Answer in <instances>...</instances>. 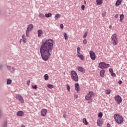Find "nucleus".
I'll return each instance as SVG.
<instances>
[{"label": "nucleus", "mask_w": 127, "mask_h": 127, "mask_svg": "<svg viewBox=\"0 0 127 127\" xmlns=\"http://www.w3.org/2000/svg\"><path fill=\"white\" fill-rule=\"evenodd\" d=\"M109 28H110V29H112V25H110V26H109Z\"/></svg>", "instance_id": "obj_53"}, {"label": "nucleus", "mask_w": 127, "mask_h": 127, "mask_svg": "<svg viewBox=\"0 0 127 127\" xmlns=\"http://www.w3.org/2000/svg\"><path fill=\"white\" fill-rule=\"evenodd\" d=\"M47 113V110L45 109H42L41 110V115L42 117H45L46 116Z\"/></svg>", "instance_id": "obj_11"}, {"label": "nucleus", "mask_w": 127, "mask_h": 127, "mask_svg": "<svg viewBox=\"0 0 127 127\" xmlns=\"http://www.w3.org/2000/svg\"><path fill=\"white\" fill-rule=\"evenodd\" d=\"M52 16V14H51V13H49L48 14H45V16L47 18L51 17Z\"/></svg>", "instance_id": "obj_26"}, {"label": "nucleus", "mask_w": 127, "mask_h": 127, "mask_svg": "<svg viewBox=\"0 0 127 127\" xmlns=\"http://www.w3.org/2000/svg\"><path fill=\"white\" fill-rule=\"evenodd\" d=\"M115 18H118V17H119V15L118 14H116L114 16Z\"/></svg>", "instance_id": "obj_51"}, {"label": "nucleus", "mask_w": 127, "mask_h": 127, "mask_svg": "<svg viewBox=\"0 0 127 127\" xmlns=\"http://www.w3.org/2000/svg\"><path fill=\"white\" fill-rule=\"evenodd\" d=\"M96 3L97 5H101L103 4V0H96Z\"/></svg>", "instance_id": "obj_19"}, {"label": "nucleus", "mask_w": 127, "mask_h": 127, "mask_svg": "<svg viewBox=\"0 0 127 127\" xmlns=\"http://www.w3.org/2000/svg\"><path fill=\"white\" fill-rule=\"evenodd\" d=\"M12 83V80L11 79H7V85H10Z\"/></svg>", "instance_id": "obj_23"}, {"label": "nucleus", "mask_w": 127, "mask_h": 127, "mask_svg": "<svg viewBox=\"0 0 127 127\" xmlns=\"http://www.w3.org/2000/svg\"><path fill=\"white\" fill-rule=\"evenodd\" d=\"M30 84V80H28V81H27V85L28 86H29Z\"/></svg>", "instance_id": "obj_50"}, {"label": "nucleus", "mask_w": 127, "mask_h": 127, "mask_svg": "<svg viewBox=\"0 0 127 127\" xmlns=\"http://www.w3.org/2000/svg\"><path fill=\"white\" fill-rule=\"evenodd\" d=\"M61 16V15H60V14H56L55 15V19L56 20H57V19H58L59 18H60Z\"/></svg>", "instance_id": "obj_21"}, {"label": "nucleus", "mask_w": 127, "mask_h": 127, "mask_svg": "<svg viewBox=\"0 0 127 127\" xmlns=\"http://www.w3.org/2000/svg\"><path fill=\"white\" fill-rule=\"evenodd\" d=\"M66 87H67V91L68 92H70V86L69 85H67Z\"/></svg>", "instance_id": "obj_43"}, {"label": "nucleus", "mask_w": 127, "mask_h": 127, "mask_svg": "<svg viewBox=\"0 0 127 127\" xmlns=\"http://www.w3.org/2000/svg\"><path fill=\"white\" fill-rule=\"evenodd\" d=\"M89 54H90V58L92 60H96V54H95V52L94 51H90Z\"/></svg>", "instance_id": "obj_9"}, {"label": "nucleus", "mask_w": 127, "mask_h": 127, "mask_svg": "<svg viewBox=\"0 0 127 127\" xmlns=\"http://www.w3.org/2000/svg\"><path fill=\"white\" fill-rule=\"evenodd\" d=\"M74 86L75 88V90L77 91V93H79V92H80V90H79V89H80V85L79 84V83H76Z\"/></svg>", "instance_id": "obj_12"}, {"label": "nucleus", "mask_w": 127, "mask_h": 127, "mask_svg": "<svg viewBox=\"0 0 127 127\" xmlns=\"http://www.w3.org/2000/svg\"><path fill=\"white\" fill-rule=\"evenodd\" d=\"M52 49H53V40L49 39L42 41L40 48V52L44 61H47L49 59Z\"/></svg>", "instance_id": "obj_1"}, {"label": "nucleus", "mask_w": 127, "mask_h": 127, "mask_svg": "<svg viewBox=\"0 0 127 127\" xmlns=\"http://www.w3.org/2000/svg\"><path fill=\"white\" fill-rule=\"evenodd\" d=\"M109 72H110V73H111V74L112 73H113V69H112V68H109Z\"/></svg>", "instance_id": "obj_47"}, {"label": "nucleus", "mask_w": 127, "mask_h": 127, "mask_svg": "<svg viewBox=\"0 0 127 127\" xmlns=\"http://www.w3.org/2000/svg\"><path fill=\"white\" fill-rule=\"evenodd\" d=\"M111 75L112 77H116V73H115L114 72H112L111 73Z\"/></svg>", "instance_id": "obj_42"}, {"label": "nucleus", "mask_w": 127, "mask_h": 127, "mask_svg": "<svg viewBox=\"0 0 127 127\" xmlns=\"http://www.w3.org/2000/svg\"><path fill=\"white\" fill-rule=\"evenodd\" d=\"M109 67H110V64H106V63L103 62L99 63L98 65V68H100L103 70H104V69H107V68H109Z\"/></svg>", "instance_id": "obj_4"}, {"label": "nucleus", "mask_w": 127, "mask_h": 127, "mask_svg": "<svg viewBox=\"0 0 127 127\" xmlns=\"http://www.w3.org/2000/svg\"><path fill=\"white\" fill-rule=\"evenodd\" d=\"M84 4H86V1H84Z\"/></svg>", "instance_id": "obj_54"}, {"label": "nucleus", "mask_w": 127, "mask_h": 127, "mask_svg": "<svg viewBox=\"0 0 127 127\" xmlns=\"http://www.w3.org/2000/svg\"><path fill=\"white\" fill-rule=\"evenodd\" d=\"M112 42L113 45H117L118 44V38H117V34H113L111 36Z\"/></svg>", "instance_id": "obj_5"}, {"label": "nucleus", "mask_w": 127, "mask_h": 127, "mask_svg": "<svg viewBox=\"0 0 127 127\" xmlns=\"http://www.w3.org/2000/svg\"><path fill=\"white\" fill-rule=\"evenodd\" d=\"M114 119L117 124H122L124 122V118L119 114H116L114 116Z\"/></svg>", "instance_id": "obj_2"}, {"label": "nucleus", "mask_w": 127, "mask_h": 127, "mask_svg": "<svg viewBox=\"0 0 127 127\" xmlns=\"http://www.w3.org/2000/svg\"><path fill=\"white\" fill-rule=\"evenodd\" d=\"M74 99H78V95L74 94Z\"/></svg>", "instance_id": "obj_48"}, {"label": "nucleus", "mask_w": 127, "mask_h": 127, "mask_svg": "<svg viewBox=\"0 0 127 127\" xmlns=\"http://www.w3.org/2000/svg\"><path fill=\"white\" fill-rule=\"evenodd\" d=\"M122 1H123V0H117L115 3L116 6H119L122 3Z\"/></svg>", "instance_id": "obj_18"}, {"label": "nucleus", "mask_w": 127, "mask_h": 127, "mask_svg": "<svg viewBox=\"0 0 127 127\" xmlns=\"http://www.w3.org/2000/svg\"><path fill=\"white\" fill-rule=\"evenodd\" d=\"M97 124L98 127H101L102 125H103V121L100 119L97 120Z\"/></svg>", "instance_id": "obj_17"}, {"label": "nucleus", "mask_w": 127, "mask_h": 127, "mask_svg": "<svg viewBox=\"0 0 127 127\" xmlns=\"http://www.w3.org/2000/svg\"><path fill=\"white\" fill-rule=\"evenodd\" d=\"M77 56H78V57L80 58V59L81 60H84V55H83L82 54H78V55H77Z\"/></svg>", "instance_id": "obj_22"}, {"label": "nucleus", "mask_w": 127, "mask_h": 127, "mask_svg": "<svg viewBox=\"0 0 127 127\" xmlns=\"http://www.w3.org/2000/svg\"><path fill=\"white\" fill-rule=\"evenodd\" d=\"M23 115H24V112H23L22 111H19L17 113V116H18L19 117H22Z\"/></svg>", "instance_id": "obj_15"}, {"label": "nucleus", "mask_w": 127, "mask_h": 127, "mask_svg": "<svg viewBox=\"0 0 127 127\" xmlns=\"http://www.w3.org/2000/svg\"><path fill=\"white\" fill-rule=\"evenodd\" d=\"M64 36L65 40H68V35L66 33H64Z\"/></svg>", "instance_id": "obj_29"}, {"label": "nucleus", "mask_w": 127, "mask_h": 127, "mask_svg": "<svg viewBox=\"0 0 127 127\" xmlns=\"http://www.w3.org/2000/svg\"><path fill=\"white\" fill-rule=\"evenodd\" d=\"M77 70H78L80 72H81V73H85V69L84 68L79 66L77 67Z\"/></svg>", "instance_id": "obj_16"}, {"label": "nucleus", "mask_w": 127, "mask_h": 127, "mask_svg": "<svg viewBox=\"0 0 127 127\" xmlns=\"http://www.w3.org/2000/svg\"><path fill=\"white\" fill-rule=\"evenodd\" d=\"M107 127H111V124H110V123H108V124H107Z\"/></svg>", "instance_id": "obj_52"}, {"label": "nucleus", "mask_w": 127, "mask_h": 127, "mask_svg": "<svg viewBox=\"0 0 127 127\" xmlns=\"http://www.w3.org/2000/svg\"><path fill=\"white\" fill-rule=\"evenodd\" d=\"M70 75L71 79L74 80L75 82H78L79 81V76H78V74L75 70H72L70 72Z\"/></svg>", "instance_id": "obj_3"}, {"label": "nucleus", "mask_w": 127, "mask_h": 127, "mask_svg": "<svg viewBox=\"0 0 127 127\" xmlns=\"http://www.w3.org/2000/svg\"><path fill=\"white\" fill-rule=\"evenodd\" d=\"M3 127H7V121H5V122L3 125Z\"/></svg>", "instance_id": "obj_33"}, {"label": "nucleus", "mask_w": 127, "mask_h": 127, "mask_svg": "<svg viewBox=\"0 0 127 127\" xmlns=\"http://www.w3.org/2000/svg\"><path fill=\"white\" fill-rule=\"evenodd\" d=\"M87 35H88V32H86L83 35V38H86V37H87Z\"/></svg>", "instance_id": "obj_37"}, {"label": "nucleus", "mask_w": 127, "mask_h": 127, "mask_svg": "<svg viewBox=\"0 0 127 127\" xmlns=\"http://www.w3.org/2000/svg\"><path fill=\"white\" fill-rule=\"evenodd\" d=\"M80 51H81V49L80 48V47H78L77 49V52L78 54H80Z\"/></svg>", "instance_id": "obj_35"}, {"label": "nucleus", "mask_w": 127, "mask_h": 127, "mask_svg": "<svg viewBox=\"0 0 127 127\" xmlns=\"http://www.w3.org/2000/svg\"><path fill=\"white\" fill-rule=\"evenodd\" d=\"M120 21L123 22V19H124V14H122L120 15Z\"/></svg>", "instance_id": "obj_25"}, {"label": "nucleus", "mask_w": 127, "mask_h": 127, "mask_svg": "<svg viewBox=\"0 0 127 127\" xmlns=\"http://www.w3.org/2000/svg\"><path fill=\"white\" fill-rule=\"evenodd\" d=\"M83 43H84V44H87V39H84L83 41Z\"/></svg>", "instance_id": "obj_45"}, {"label": "nucleus", "mask_w": 127, "mask_h": 127, "mask_svg": "<svg viewBox=\"0 0 127 127\" xmlns=\"http://www.w3.org/2000/svg\"><path fill=\"white\" fill-rule=\"evenodd\" d=\"M22 39L24 43H26V38H25V36H24V35H22Z\"/></svg>", "instance_id": "obj_27"}, {"label": "nucleus", "mask_w": 127, "mask_h": 127, "mask_svg": "<svg viewBox=\"0 0 127 127\" xmlns=\"http://www.w3.org/2000/svg\"><path fill=\"white\" fill-rule=\"evenodd\" d=\"M39 17H40V18H43L44 17V15L43 14H39Z\"/></svg>", "instance_id": "obj_34"}, {"label": "nucleus", "mask_w": 127, "mask_h": 127, "mask_svg": "<svg viewBox=\"0 0 127 127\" xmlns=\"http://www.w3.org/2000/svg\"><path fill=\"white\" fill-rule=\"evenodd\" d=\"M103 117V113L102 112H100L98 114V118H102Z\"/></svg>", "instance_id": "obj_36"}, {"label": "nucleus", "mask_w": 127, "mask_h": 127, "mask_svg": "<svg viewBox=\"0 0 127 127\" xmlns=\"http://www.w3.org/2000/svg\"><path fill=\"white\" fill-rule=\"evenodd\" d=\"M3 68V65L0 64V71H2Z\"/></svg>", "instance_id": "obj_40"}, {"label": "nucleus", "mask_w": 127, "mask_h": 127, "mask_svg": "<svg viewBox=\"0 0 127 127\" xmlns=\"http://www.w3.org/2000/svg\"><path fill=\"white\" fill-rule=\"evenodd\" d=\"M43 32L41 30H38V37H40L41 35L43 34Z\"/></svg>", "instance_id": "obj_20"}, {"label": "nucleus", "mask_w": 127, "mask_h": 127, "mask_svg": "<svg viewBox=\"0 0 127 127\" xmlns=\"http://www.w3.org/2000/svg\"><path fill=\"white\" fill-rule=\"evenodd\" d=\"M88 104H90V102H88Z\"/></svg>", "instance_id": "obj_57"}, {"label": "nucleus", "mask_w": 127, "mask_h": 127, "mask_svg": "<svg viewBox=\"0 0 127 127\" xmlns=\"http://www.w3.org/2000/svg\"><path fill=\"white\" fill-rule=\"evenodd\" d=\"M47 87L48 88H49V89H53L54 87L53 85L51 84H48L47 85Z\"/></svg>", "instance_id": "obj_32"}, {"label": "nucleus", "mask_w": 127, "mask_h": 127, "mask_svg": "<svg viewBox=\"0 0 127 127\" xmlns=\"http://www.w3.org/2000/svg\"><path fill=\"white\" fill-rule=\"evenodd\" d=\"M30 31L28 30H26V35L27 36V37H29V32Z\"/></svg>", "instance_id": "obj_28"}, {"label": "nucleus", "mask_w": 127, "mask_h": 127, "mask_svg": "<svg viewBox=\"0 0 127 127\" xmlns=\"http://www.w3.org/2000/svg\"><path fill=\"white\" fill-rule=\"evenodd\" d=\"M122 83H123V81H122V80H119L118 81L119 85H121Z\"/></svg>", "instance_id": "obj_49"}, {"label": "nucleus", "mask_w": 127, "mask_h": 127, "mask_svg": "<svg viewBox=\"0 0 127 127\" xmlns=\"http://www.w3.org/2000/svg\"><path fill=\"white\" fill-rule=\"evenodd\" d=\"M7 68L8 69V71L12 74H13V73L15 72V68H14V67L7 65Z\"/></svg>", "instance_id": "obj_10"}, {"label": "nucleus", "mask_w": 127, "mask_h": 127, "mask_svg": "<svg viewBox=\"0 0 127 127\" xmlns=\"http://www.w3.org/2000/svg\"><path fill=\"white\" fill-rule=\"evenodd\" d=\"M22 127H25V126L23 125V126H22Z\"/></svg>", "instance_id": "obj_55"}, {"label": "nucleus", "mask_w": 127, "mask_h": 127, "mask_svg": "<svg viewBox=\"0 0 127 127\" xmlns=\"http://www.w3.org/2000/svg\"><path fill=\"white\" fill-rule=\"evenodd\" d=\"M83 122L84 125H88V121H87V119H86V118L83 119Z\"/></svg>", "instance_id": "obj_31"}, {"label": "nucleus", "mask_w": 127, "mask_h": 127, "mask_svg": "<svg viewBox=\"0 0 127 127\" xmlns=\"http://www.w3.org/2000/svg\"><path fill=\"white\" fill-rule=\"evenodd\" d=\"M105 92L107 95H110L111 94V90L107 89Z\"/></svg>", "instance_id": "obj_30"}, {"label": "nucleus", "mask_w": 127, "mask_h": 127, "mask_svg": "<svg viewBox=\"0 0 127 127\" xmlns=\"http://www.w3.org/2000/svg\"><path fill=\"white\" fill-rule=\"evenodd\" d=\"M32 88L34 90H37V85L32 86Z\"/></svg>", "instance_id": "obj_38"}, {"label": "nucleus", "mask_w": 127, "mask_h": 127, "mask_svg": "<svg viewBox=\"0 0 127 127\" xmlns=\"http://www.w3.org/2000/svg\"><path fill=\"white\" fill-rule=\"evenodd\" d=\"M60 28H61V29H63V28H64V25H63V24H61Z\"/></svg>", "instance_id": "obj_44"}, {"label": "nucleus", "mask_w": 127, "mask_h": 127, "mask_svg": "<svg viewBox=\"0 0 127 127\" xmlns=\"http://www.w3.org/2000/svg\"><path fill=\"white\" fill-rule=\"evenodd\" d=\"M3 115V113H2V110L0 109V118L2 117V116Z\"/></svg>", "instance_id": "obj_39"}, {"label": "nucleus", "mask_w": 127, "mask_h": 127, "mask_svg": "<svg viewBox=\"0 0 127 127\" xmlns=\"http://www.w3.org/2000/svg\"><path fill=\"white\" fill-rule=\"evenodd\" d=\"M44 80H45V81H47V80H48V79H49V76H48V74H45L44 76Z\"/></svg>", "instance_id": "obj_24"}, {"label": "nucleus", "mask_w": 127, "mask_h": 127, "mask_svg": "<svg viewBox=\"0 0 127 127\" xmlns=\"http://www.w3.org/2000/svg\"><path fill=\"white\" fill-rule=\"evenodd\" d=\"M0 13H1V11H0Z\"/></svg>", "instance_id": "obj_56"}, {"label": "nucleus", "mask_w": 127, "mask_h": 127, "mask_svg": "<svg viewBox=\"0 0 127 127\" xmlns=\"http://www.w3.org/2000/svg\"><path fill=\"white\" fill-rule=\"evenodd\" d=\"M114 100L118 105H120L122 103V97L120 95H116L114 97Z\"/></svg>", "instance_id": "obj_7"}, {"label": "nucleus", "mask_w": 127, "mask_h": 127, "mask_svg": "<svg viewBox=\"0 0 127 127\" xmlns=\"http://www.w3.org/2000/svg\"><path fill=\"white\" fill-rule=\"evenodd\" d=\"M16 100H18V101H19L21 104H24V100L21 95H16Z\"/></svg>", "instance_id": "obj_8"}, {"label": "nucleus", "mask_w": 127, "mask_h": 127, "mask_svg": "<svg viewBox=\"0 0 127 127\" xmlns=\"http://www.w3.org/2000/svg\"><path fill=\"white\" fill-rule=\"evenodd\" d=\"M81 9H82V10H84V9H85V5H82L81 6Z\"/></svg>", "instance_id": "obj_46"}, {"label": "nucleus", "mask_w": 127, "mask_h": 127, "mask_svg": "<svg viewBox=\"0 0 127 127\" xmlns=\"http://www.w3.org/2000/svg\"><path fill=\"white\" fill-rule=\"evenodd\" d=\"M64 119H66V118H67V115H66V112H64Z\"/></svg>", "instance_id": "obj_41"}, {"label": "nucleus", "mask_w": 127, "mask_h": 127, "mask_svg": "<svg viewBox=\"0 0 127 127\" xmlns=\"http://www.w3.org/2000/svg\"><path fill=\"white\" fill-rule=\"evenodd\" d=\"M105 72L106 71L105 70H101L99 73L100 77H102V78L104 77V76H105Z\"/></svg>", "instance_id": "obj_14"}, {"label": "nucleus", "mask_w": 127, "mask_h": 127, "mask_svg": "<svg viewBox=\"0 0 127 127\" xmlns=\"http://www.w3.org/2000/svg\"><path fill=\"white\" fill-rule=\"evenodd\" d=\"M32 29H33V24H30L27 28V30H29V31H31V30H32Z\"/></svg>", "instance_id": "obj_13"}, {"label": "nucleus", "mask_w": 127, "mask_h": 127, "mask_svg": "<svg viewBox=\"0 0 127 127\" xmlns=\"http://www.w3.org/2000/svg\"><path fill=\"white\" fill-rule=\"evenodd\" d=\"M94 96V92L90 91L89 93L85 96V100L91 101L92 102V97Z\"/></svg>", "instance_id": "obj_6"}]
</instances>
